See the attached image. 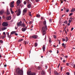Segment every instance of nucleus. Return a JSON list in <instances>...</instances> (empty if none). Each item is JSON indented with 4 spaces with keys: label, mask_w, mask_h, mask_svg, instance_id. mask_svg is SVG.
Segmentation results:
<instances>
[{
    "label": "nucleus",
    "mask_w": 75,
    "mask_h": 75,
    "mask_svg": "<svg viewBox=\"0 0 75 75\" xmlns=\"http://www.w3.org/2000/svg\"><path fill=\"white\" fill-rule=\"evenodd\" d=\"M44 26L42 28V31L43 35H44L46 33V31L48 30L47 28V23L46 21H45L43 22Z\"/></svg>",
    "instance_id": "nucleus-1"
},
{
    "label": "nucleus",
    "mask_w": 75,
    "mask_h": 75,
    "mask_svg": "<svg viewBox=\"0 0 75 75\" xmlns=\"http://www.w3.org/2000/svg\"><path fill=\"white\" fill-rule=\"evenodd\" d=\"M16 75H23V69H21V70L18 68L16 69Z\"/></svg>",
    "instance_id": "nucleus-2"
},
{
    "label": "nucleus",
    "mask_w": 75,
    "mask_h": 75,
    "mask_svg": "<svg viewBox=\"0 0 75 75\" xmlns=\"http://www.w3.org/2000/svg\"><path fill=\"white\" fill-rule=\"evenodd\" d=\"M27 74L28 75H35V73H31V71H28L27 72Z\"/></svg>",
    "instance_id": "nucleus-3"
},
{
    "label": "nucleus",
    "mask_w": 75,
    "mask_h": 75,
    "mask_svg": "<svg viewBox=\"0 0 75 75\" xmlns=\"http://www.w3.org/2000/svg\"><path fill=\"white\" fill-rule=\"evenodd\" d=\"M27 9L26 8H25L24 9L23 11V15H25V13H27Z\"/></svg>",
    "instance_id": "nucleus-4"
},
{
    "label": "nucleus",
    "mask_w": 75,
    "mask_h": 75,
    "mask_svg": "<svg viewBox=\"0 0 75 75\" xmlns=\"http://www.w3.org/2000/svg\"><path fill=\"white\" fill-rule=\"evenodd\" d=\"M22 23V21H20V22H18V23H17V25L18 27L19 26V27H21V23Z\"/></svg>",
    "instance_id": "nucleus-5"
},
{
    "label": "nucleus",
    "mask_w": 75,
    "mask_h": 75,
    "mask_svg": "<svg viewBox=\"0 0 75 75\" xmlns=\"http://www.w3.org/2000/svg\"><path fill=\"white\" fill-rule=\"evenodd\" d=\"M2 25L4 26V27H7L8 25V23L6 22H4L2 24Z\"/></svg>",
    "instance_id": "nucleus-6"
},
{
    "label": "nucleus",
    "mask_w": 75,
    "mask_h": 75,
    "mask_svg": "<svg viewBox=\"0 0 75 75\" xmlns=\"http://www.w3.org/2000/svg\"><path fill=\"white\" fill-rule=\"evenodd\" d=\"M27 29V27H25V28H22L21 30L22 31H25Z\"/></svg>",
    "instance_id": "nucleus-7"
},
{
    "label": "nucleus",
    "mask_w": 75,
    "mask_h": 75,
    "mask_svg": "<svg viewBox=\"0 0 75 75\" xmlns=\"http://www.w3.org/2000/svg\"><path fill=\"white\" fill-rule=\"evenodd\" d=\"M20 14H21V11H20V9H19L18 11L17 15L18 16H20Z\"/></svg>",
    "instance_id": "nucleus-8"
},
{
    "label": "nucleus",
    "mask_w": 75,
    "mask_h": 75,
    "mask_svg": "<svg viewBox=\"0 0 75 75\" xmlns=\"http://www.w3.org/2000/svg\"><path fill=\"white\" fill-rule=\"evenodd\" d=\"M14 1H13L11 3V7H14Z\"/></svg>",
    "instance_id": "nucleus-9"
},
{
    "label": "nucleus",
    "mask_w": 75,
    "mask_h": 75,
    "mask_svg": "<svg viewBox=\"0 0 75 75\" xmlns=\"http://www.w3.org/2000/svg\"><path fill=\"white\" fill-rule=\"evenodd\" d=\"M16 3L17 4V6H18L21 3V1L20 0H18L16 2Z\"/></svg>",
    "instance_id": "nucleus-10"
},
{
    "label": "nucleus",
    "mask_w": 75,
    "mask_h": 75,
    "mask_svg": "<svg viewBox=\"0 0 75 75\" xmlns=\"http://www.w3.org/2000/svg\"><path fill=\"white\" fill-rule=\"evenodd\" d=\"M33 38H35V39H37V35H33Z\"/></svg>",
    "instance_id": "nucleus-11"
},
{
    "label": "nucleus",
    "mask_w": 75,
    "mask_h": 75,
    "mask_svg": "<svg viewBox=\"0 0 75 75\" xmlns=\"http://www.w3.org/2000/svg\"><path fill=\"white\" fill-rule=\"evenodd\" d=\"M42 49L43 50V51L44 52V51H45V45H44L43 46Z\"/></svg>",
    "instance_id": "nucleus-12"
},
{
    "label": "nucleus",
    "mask_w": 75,
    "mask_h": 75,
    "mask_svg": "<svg viewBox=\"0 0 75 75\" xmlns=\"http://www.w3.org/2000/svg\"><path fill=\"white\" fill-rule=\"evenodd\" d=\"M11 19V16H9L7 17L6 18V19L7 20H10Z\"/></svg>",
    "instance_id": "nucleus-13"
},
{
    "label": "nucleus",
    "mask_w": 75,
    "mask_h": 75,
    "mask_svg": "<svg viewBox=\"0 0 75 75\" xmlns=\"http://www.w3.org/2000/svg\"><path fill=\"white\" fill-rule=\"evenodd\" d=\"M3 13H4V10H1L0 11V14L1 15H2L3 14Z\"/></svg>",
    "instance_id": "nucleus-14"
},
{
    "label": "nucleus",
    "mask_w": 75,
    "mask_h": 75,
    "mask_svg": "<svg viewBox=\"0 0 75 75\" xmlns=\"http://www.w3.org/2000/svg\"><path fill=\"white\" fill-rule=\"evenodd\" d=\"M62 46H63V47L64 48H65V47H66V45H65L64 43H62Z\"/></svg>",
    "instance_id": "nucleus-15"
},
{
    "label": "nucleus",
    "mask_w": 75,
    "mask_h": 75,
    "mask_svg": "<svg viewBox=\"0 0 75 75\" xmlns=\"http://www.w3.org/2000/svg\"><path fill=\"white\" fill-rule=\"evenodd\" d=\"M22 27H26V26L25 25V24L24 23H22L21 25Z\"/></svg>",
    "instance_id": "nucleus-16"
},
{
    "label": "nucleus",
    "mask_w": 75,
    "mask_h": 75,
    "mask_svg": "<svg viewBox=\"0 0 75 75\" xmlns=\"http://www.w3.org/2000/svg\"><path fill=\"white\" fill-rule=\"evenodd\" d=\"M42 74L43 75H45V72L43 70L42 72Z\"/></svg>",
    "instance_id": "nucleus-17"
},
{
    "label": "nucleus",
    "mask_w": 75,
    "mask_h": 75,
    "mask_svg": "<svg viewBox=\"0 0 75 75\" xmlns=\"http://www.w3.org/2000/svg\"><path fill=\"white\" fill-rule=\"evenodd\" d=\"M52 41V40H51V38H49V42L50 43H51Z\"/></svg>",
    "instance_id": "nucleus-18"
},
{
    "label": "nucleus",
    "mask_w": 75,
    "mask_h": 75,
    "mask_svg": "<svg viewBox=\"0 0 75 75\" xmlns=\"http://www.w3.org/2000/svg\"><path fill=\"white\" fill-rule=\"evenodd\" d=\"M65 38L66 42H67L68 41V38L67 37H66Z\"/></svg>",
    "instance_id": "nucleus-19"
},
{
    "label": "nucleus",
    "mask_w": 75,
    "mask_h": 75,
    "mask_svg": "<svg viewBox=\"0 0 75 75\" xmlns=\"http://www.w3.org/2000/svg\"><path fill=\"white\" fill-rule=\"evenodd\" d=\"M31 7V4H28V8H30Z\"/></svg>",
    "instance_id": "nucleus-20"
},
{
    "label": "nucleus",
    "mask_w": 75,
    "mask_h": 75,
    "mask_svg": "<svg viewBox=\"0 0 75 75\" xmlns=\"http://www.w3.org/2000/svg\"><path fill=\"white\" fill-rule=\"evenodd\" d=\"M15 33H16V31H12L11 32V34H12V35L14 34Z\"/></svg>",
    "instance_id": "nucleus-21"
},
{
    "label": "nucleus",
    "mask_w": 75,
    "mask_h": 75,
    "mask_svg": "<svg viewBox=\"0 0 75 75\" xmlns=\"http://www.w3.org/2000/svg\"><path fill=\"white\" fill-rule=\"evenodd\" d=\"M54 74H55V75H58V74H59V73H58V72H57V71H55L54 72Z\"/></svg>",
    "instance_id": "nucleus-22"
},
{
    "label": "nucleus",
    "mask_w": 75,
    "mask_h": 75,
    "mask_svg": "<svg viewBox=\"0 0 75 75\" xmlns=\"http://www.w3.org/2000/svg\"><path fill=\"white\" fill-rule=\"evenodd\" d=\"M7 27H4V28H2V30H6L7 29Z\"/></svg>",
    "instance_id": "nucleus-23"
},
{
    "label": "nucleus",
    "mask_w": 75,
    "mask_h": 75,
    "mask_svg": "<svg viewBox=\"0 0 75 75\" xmlns=\"http://www.w3.org/2000/svg\"><path fill=\"white\" fill-rule=\"evenodd\" d=\"M69 19H70V20L72 21V20L74 19V18H72V17H71Z\"/></svg>",
    "instance_id": "nucleus-24"
},
{
    "label": "nucleus",
    "mask_w": 75,
    "mask_h": 75,
    "mask_svg": "<svg viewBox=\"0 0 75 75\" xmlns=\"http://www.w3.org/2000/svg\"><path fill=\"white\" fill-rule=\"evenodd\" d=\"M37 17L39 18L40 17V15L37 14L36 15Z\"/></svg>",
    "instance_id": "nucleus-25"
},
{
    "label": "nucleus",
    "mask_w": 75,
    "mask_h": 75,
    "mask_svg": "<svg viewBox=\"0 0 75 75\" xmlns=\"http://www.w3.org/2000/svg\"><path fill=\"white\" fill-rule=\"evenodd\" d=\"M29 15L30 16H31V12H29Z\"/></svg>",
    "instance_id": "nucleus-26"
},
{
    "label": "nucleus",
    "mask_w": 75,
    "mask_h": 75,
    "mask_svg": "<svg viewBox=\"0 0 75 75\" xmlns=\"http://www.w3.org/2000/svg\"><path fill=\"white\" fill-rule=\"evenodd\" d=\"M26 1L27 2L28 4H29V2H30V0H26Z\"/></svg>",
    "instance_id": "nucleus-27"
},
{
    "label": "nucleus",
    "mask_w": 75,
    "mask_h": 75,
    "mask_svg": "<svg viewBox=\"0 0 75 75\" xmlns=\"http://www.w3.org/2000/svg\"><path fill=\"white\" fill-rule=\"evenodd\" d=\"M72 66L74 68H75V65L74 64H71Z\"/></svg>",
    "instance_id": "nucleus-28"
},
{
    "label": "nucleus",
    "mask_w": 75,
    "mask_h": 75,
    "mask_svg": "<svg viewBox=\"0 0 75 75\" xmlns=\"http://www.w3.org/2000/svg\"><path fill=\"white\" fill-rule=\"evenodd\" d=\"M38 45V44H37V43H36L35 44V47H37V45Z\"/></svg>",
    "instance_id": "nucleus-29"
},
{
    "label": "nucleus",
    "mask_w": 75,
    "mask_h": 75,
    "mask_svg": "<svg viewBox=\"0 0 75 75\" xmlns=\"http://www.w3.org/2000/svg\"><path fill=\"white\" fill-rule=\"evenodd\" d=\"M22 40H23V39H20L18 40V41L19 42H21V41H22Z\"/></svg>",
    "instance_id": "nucleus-30"
},
{
    "label": "nucleus",
    "mask_w": 75,
    "mask_h": 75,
    "mask_svg": "<svg viewBox=\"0 0 75 75\" xmlns=\"http://www.w3.org/2000/svg\"><path fill=\"white\" fill-rule=\"evenodd\" d=\"M74 11V9L73 8L71 10V12H73Z\"/></svg>",
    "instance_id": "nucleus-31"
},
{
    "label": "nucleus",
    "mask_w": 75,
    "mask_h": 75,
    "mask_svg": "<svg viewBox=\"0 0 75 75\" xmlns=\"http://www.w3.org/2000/svg\"><path fill=\"white\" fill-rule=\"evenodd\" d=\"M23 3L25 5V4H27V2H26V1H25Z\"/></svg>",
    "instance_id": "nucleus-32"
},
{
    "label": "nucleus",
    "mask_w": 75,
    "mask_h": 75,
    "mask_svg": "<svg viewBox=\"0 0 75 75\" xmlns=\"http://www.w3.org/2000/svg\"><path fill=\"white\" fill-rule=\"evenodd\" d=\"M64 11H67V8L64 7Z\"/></svg>",
    "instance_id": "nucleus-33"
},
{
    "label": "nucleus",
    "mask_w": 75,
    "mask_h": 75,
    "mask_svg": "<svg viewBox=\"0 0 75 75\" xmlns=\"http://www.w3.org/2000/svg\"><path fill=\"white\" fill-rule=\"evenodd\" d=\"M1 38L2 39H3L4 38H5V36H2Z\"/></svg>",
    "instance_id": "nucleus-34"
},
{
    "label": "nucleus",
    "mask_w": 75,
    "mask_h": 75,
    "mask_svg": "<svg viewBox=\"0 0 75 75\" xmlns=\"http://www.w3.org/2000/svg\"><path fill=\"white\" fill-rule=\"evenodd\" d=\"M0 43H1V44H2V43H3V41H2V40H0Z\"/></svg>",
    "instance_id": "nucleus-35"
},
{
    "label": "nucleus",
    "mask_w": 75,
    "mask_h": 75,
    "mask_svg": "<svg viewBox=\"0 0 75 75\" xmlns=\"http://www.w3.org/2000/svg\"><path fill=\"white\" fill-rule=\"evenodd\" d=\"M71 21H71L70 20H69V23H71Z\"/></svg>",
    "instance_id": "nucleus-36"
},
{
    "label": "nucleus",
    "mask_w": 75,
    "mask_h": 75,
    "mask_svg": "<svg viewBox=\"0 0 75 75\" xmlns=\"http://www.w3.org/2000/svg\"><path fill=\"white\" fill-rule=\"evenodd\" d=\"M62 40L63 41H66L65 39L64 38L62 39Z\"/></svg>",
    "instance_id": "nucleus-37"
},
{
    "label": "nucleus",
    "mask_w": 75,
    "mask_h": 75,
    "mask_svg": "<svg viewBox=\"0 0 75 75\" xmlns=\"http://www.w3.org/2000/svg\"><path fill=\"white\" fill-rule=\"evenodd\" d=\"M49 21L50 23H51V22H52V19H49Z\"/></svg>",
    "instance_id": "nucleus-38"
},
{
    "label": "nucleus",
    "mask_w": 75,
    "mask_h": 75,
    "mask_svg": "<svg viewBox=\"0 0 75 75\" xmlns=\"http://www.w3.org/2000/svg\"><path fill=\"white\" fill-rule=\"evenodd\" d=\"M64 24H67V21H65L64 22Z\"/></svg>",
    "instance_id": "nucleus-39"
},
{
    "label": "nucleus",
    "mask_w": 75,
    "mask_h": 75,
    "mask_svg": "<svg viewBox=\"0 0 75 75\" xmlns=\"http://www.w3.org/2000/svg\"><path fill=\"white\" fill-rule=\"evenodd\" d=\"M72 14L73 13H70L69 14V16H72Z\"/></svg>",
    "instance_id": "nucleus-40"
},
{
    "label": "nucleus",
    "mask_w": 75,
    "mask_h": 75,
    "mask_svg": "<svg viewBox=\"0 0 75 75\" xmlns=\"http://www.w3.org/2000/svg\"><path fill=\"white\" fill-rule=\"evenodd\" d=\"M60 70H61V72H62V67H61Z\"/></svg>",
    "instance_id": "nucleus-41"
},
{
    "label": "nucleus",
    "mask_w": 75,
    "mask_h": 75,
    "mask_svg": "<svg viewBox=\"0 0 75 75\" xmlns=\"http://www.w3.org/2000/svg\"><path fill=\"white\" fill-rule=\"evenodd\" d=\"M53 37L54 38H55L56 39V38H57V37H56V36L55 35H53Z\"/></svg>",
    "instance_id": "nucleus-42"
},
{
    "label": "nucleus",
    "mask_w": 75,
    "mask_h": 75,
    "mask_svg": "<svg viewBox=\"0 0 75 75\" xmlns=\"http://www.w3.org/2000/svg\"><path fill=\"white\" fill-rule=\"evenodd\" d=\"M7 14L8 15L10 14V12L8 11V12H7Z\"/></svg>",
    "instance_id": "nucleus-43"
},
{
    "label": "nucleus",
    "mask_w": 75,
    "mask_h": 75,
    "mask_svg": "<svg viewBox=\"0 0 75 75\" xmlns=\"http://www.w3.org/2000/svg\"><path fill=\"white\" fill-rule=\"evenodd\" d=\"M11 34H10V35H9L8 37L9 38H11Z\"/></svg>",
    "instance_id": "nucleus-44"
},
{
    "label": "nucleus",
    "mask_w": 75,
    "mask_h": 75,
    "mask_svg": "<svg viewBox=\"0 0 75 75\" xmlns=\"http://www.w3.org/2000/svg\"><path fill=\"white\" fill-rule=\"evenodd\" d=\"M24 43H25V45L27 44V42L26 41H24Z\"/></svg>",
    "instance_id": "nucleus-45"
},
{
    "label": "nucleus",
    "mask_w": 75,
    "mask_h": 75,
    "mask_svg": "<svg viewBox=\"0 0 75 75\" xmlns=\"http://www.w3.org/2000/svg\"><path fill=\"white\" fill-rule=\"evenodd\" d=\"M38 69L39 70L41 68L39 66V67H38Z\"/></svg>",
    "instance_id": "nucleus-46"
},
{
    "label": "nucleus",
    "mask_w": 75,
    "mask_h": 75,
    "mask_svg": "<svg viewBox=\"0 0 75 75\" xmlns=\"http://www.w3.org/2000/svg\"><path fill=\"white\" fill-rule=\"evenodd\" d=\"M7 35H8V37L9 36V33L8 32L7 33Z\"/></svg>",
    "instance_id": "nucleus-47"
},
{
    "label": "nucleus",
    "mask_w": 75,
    "mask_h": 75,
    "mask_svg": "<svg viewBox=\"0 0 75 75\" xmlns=\"http://www.w3.org/2000/svg\"><path fill=\"white\" fill-rule=\"evenodd\" d=\"M66 74L67 75H69V73L68 72H67Z\"/></svg>",
    "instance_id": "nucleus-48"
},
{
    "label": "nucleus",
    "mask_w": 75,
    "mask_h": 75,
    "mask_svg": "<svg viewBox=\"0 0 75 75\" xmlns=\"http://www.w3.org/2000/svg\"><path fill=\"white\" fill-rule=\"evenodd\" d=\"M30 38H33V36H30Z\"/></svg>",
    "instance_id": "nucleus-49"
},
{
    "label": "nucleus",
    "mask_w": 75,
    "mask_h": 75,
    "mask_svg": "<svg viewBox=\"0 0 75 75\" xmlns=\"http://www.w3.org/2000/svg\"><path fill=\"white\" fill-rule=\"evenodd\" d=\"M10 11H11H11H13L12 10V8H10Z\"/></svg>",
    "instance_id": "nucleus-50"
},
{
    "label": "nucleus",
    "mask_w": 75,
    "mask_h": 75,
    "mask_svg": "<svg viewBox=\"0 0 75 75\" xmlns=\"http://www.w3.org/2000/svg\"><path fill=\"white\" fill-rule=\"evenodd\" d=\"M66 12L67 13H68V12H69V9H67L66 10Z\"/></svg>",
    "instance_id": "nucleus-51"
},
{
    "label": "nucleus",
    "mask_w": 75,
    "mask_h": 75,
    "mask_svg": "<svg viewBox=\"0 0 75 75\" xmlns=\"http://www.w3.org/2000/svg\"><path fill=\"white\" fill-rule=\"evenodd\" d=\"M69 64L68 63H67L66 64V65H67V66H68L69 65Z\"/></svg>",
    "instance_id": "nucleus-52"
},
{
    "label": "nucleus",
    "mask_w": 75,
    "mask_h": 75,
    "mask_svg": "<svg viewBox=\"0 0 75 75\" xmlns=\"http://www.w3.org/2000/svg\"><path fill=\"white\" fill-rule=\"evenodd\" d=\"M74 30V28H71V31H72Z\"/></svg>",
    "instance_id": "nucleus-53"
},
{
    "label": "nucleus",
    "mask_w": 75,
    "mask_h": 75,
    "mask_svg": "<svg viewBox=\"0 0 75 75\" xmlns=\"http://www.w3.org/2000/svg\"><path fill=\"white\" fill-rule=\"evenodd\" d=\"M29 23L30 24H32V22L30 21Z\"/></svg>",
    "instance_id": "nucleus-54"
},
{
    "label": "nucleus",
    "mask_w": 75,
    "mask_h": 75,
    "mask_svg": "<svg viewBox=\"0 0 75 75\" xmlns=\"http://www.w3.org/2000/svg\"><path fill=\"white\" fill-rule=\"evenodd\" d=\"M3 34H4V35H5L6 34V33H5V32H4L3 33Z\"/></svg>",
    "instance_id": "nucleus-55"
},
{
    "label": "nucleus",
    "mask_w": 75,
    "mask_h": 75,
    "mask_svg": "<svg viewBox=\"0 0 75 75\" xmlns=\"http://www.w3.org/2000/svg\"><path fill=\"white\" fill-rule=\"evenodd\" d=\"M11 14H13V13H14V12L12 11L11 12Z\"/></svg>",
    "instance_id": "nucleus-56"
},
{
    "label": "nucleus",
    "mask_w": 75,
    "mask_h": 75,
    "mask_svg": "<svg viewBox=\"0 0 75 75\" xmlns=\"http://www.w3.org/2000/svg\"><path fill=\"white\" fill-rule=\"evenodd\" d=\"M4 67H7V64H5L4 66Z\"/></svg>",
    "instance_id": "nucleus-57"
},
{
    "label": "nucleus",
    "mask_w": 75,
    "mask_h": 75,
    "mask_svg": "<svg viewBox=\"0 0 75 75\" xmlns=\"http://www.w3.org/2000/svg\"><path fill=\"white\" fill-rule=\"evenodd\" d=\"M65 57L66 58H68V56H65Z\"/></svg>",
    "instance_id": "nucleus-58"
},
{
    "label": "nucleus",
    "mask_w": 75,
    "mask_h": 75,
    "mask_svg": "<svg viewBox=\"0 0 75 75\" xmlns=\"http://www.w3.org/2000/svg\"><path fill=\"white\" fill-rule=\"evenodd\" d=\"M23 21H25V19H24V18H23Z\"/></svg>",
    "instance_id": "nucleus-59"
},
{
    "label": "nucleus",
    "mask_w": 75,
    "mask_h": 75,
    "mask_svg": "<svg viewBox=\"0 0 75 75\" xmlns=\"http://www.w3.org/2000/svg\"><path fill=\"white\" fill-rule=\"evenodd\" d=\"M63 62H65V60H63Z\"/></svg>",
    "instance_id": "nucleus-60"
},
{
    "label": "nucleus",
    "mask_w": 75,
    "mask_h": 75,
    "mask_svg": "<svg viewBox=\"0 0 75 75\" xmlns=\"http://www.w3.org/2000/svg\"><path fill=\"white\" fill-rule=\"evenodd\" d=\"M41 19H42V20H44V18H43V17H41Z\"/></svg>",
    "instance_id": "nucleus-61"
},
{
    "label": "nucleus",
    "mask_w": 75,
    "mask_h": 75,
    "mask_svg": "<svg viewBox=\"0 0 75 75\" xmlns=\"http://www.w3.org/2000/svg\"><path fill=\"white\" fill-rule=\"evenodd\" d=\"M57 54H58V53H59V52L58 50H57Z\"/></svg>",
    "instance_id": "nucleus-62"
},
{
    "label": "nucleus",
    "mask_w": 75,
    "mask_h": 75,
    "mask_svg": "<svg viewBox=\"0 0 75 75\" xmlns=\"http://www.w3.org/2000/svg\"><path fill=\"white\" fill-rule=\"evenodd\" d=\"M15 35H16L17 36V35H18V34H17V33H15Z\"/></svg>",
    "instance_id": "nucleus-63"
},
{
    "label": "nucleus",
    "mask_w": 75,
    "mask_h": 75,
    "mask_svg": "<svg viewBox=\"0 0 75 75\" xmlns=\"http://www.w3.org/2000/svg\"><path fill=\"white\" fill-rule=\"evenodd\" d=\"M51 12H50L49 13V15H51Z\"/></svg>",
    "instance_id": "nucleus-64"
}]
</instances>
